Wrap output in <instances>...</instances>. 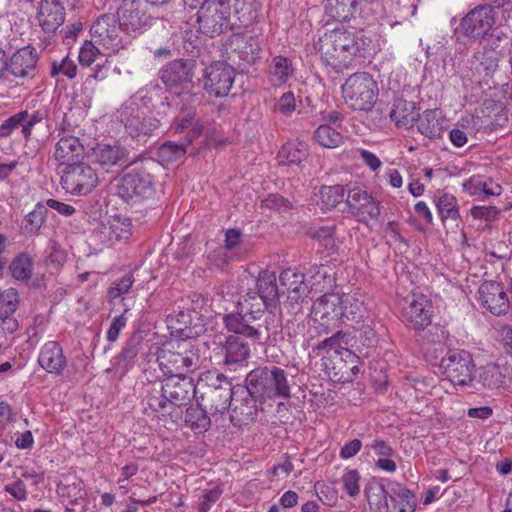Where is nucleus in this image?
Wrapping results in <instances>:
<instances>
[{
	"label": "nucleus",
	"mask_w": 512,
	"mask_h": 512,
	"mask_svg": "<svg viewBox=\"0 0 512 512\" xmlns=\"http://www.w3.org/2000/svg\"><path fill=\"white\" fill-rule=\"evenodd\" d=\"M391 512H415L417 501L415 494L408 488L397 485L390 495Z\"/></svg>",
	"instance_id": "nucleus-45"
},
{
	"label": "nucleus",
	"mask_w": 512,
	"mask_h": 512,
	"mask_svg": "<svg viewBox=\"0 0 512 512\" xmlns=\"http://www.w3.org/2000/svg\"><path fill=\"white\" fill-rule=\"evenodd\" d=\"M295 68L290 58L277 55L272 58L268 70L269 82L273 87H283L293 77Z\"/></svg>",
	"instance_id": "nucleus-35"
},
{
	"label": "nucleus",
	"mask_w": 512,
	"mask_h": 512,
	"mask_svg": "<svg viewBox=\"0 0 512 512\" xmlns=\"http://www.w3.org/2000/svg\"><path fill=\"white\" fill-rule=\"evenodd\" d=\"M199 30L210 37L233 30L229 6L224 0H208L198 11Z\"/></svg>",
	"instance_id": "nucleus-10"
},
{
	"label": "nucleus",
	"mask_w": 512,
	"mask_h": 512,
	"mask_svg": "<svg viewBox=\"0 0 512 512\" xmlns=\"http://www.w3.org/2000/svg\"><path fill=\"white\" fill-rule=\"evenodd\" d=\"M369 507L374 512H388V493L384 485L376 480H370L364 489Z\"/></svg>",
	"instance_id": "nucleus-37"
},
{
	"label": "nucleus",
	"mask_w": 512,
	"mask_h": 512,
	"mask_svg": "<svg viewBox=\"0 0 512 512\" xmlns=\"http://www.w3.org/2000/svg\"><path fill=\"white\" fill-rule=\"evenodd\" d=\"M402 388L416 399H423L426 395H438L440 391L433 376H406L402 380Z\"/></svg>",
	"instance_id": "nucleus-33"
},
{
	"label": "nucleus",
	"mask_w": 512,
	"mask_h": 512,
	"mask_svg": "<svg viewBox=\"0 0 512 512\" xmlns=\"http://www.w3.org/2000/svg\"><path fill=\"white\" fill-rule=\"evenodd\" d=\"M120 27L113 15L99 17L91 27L93 41L102 49L104 56H111L126 49L128 42L120 35Z\"/></svg>",
	"instance_id": "nucleus-13"
},
{
	"label": "nucleus",
	"mask_w": 512,
	"mask_h": 512,
	"mask_svg": "<svg viewBox=\"0 0 512 512\" xmlns=\"http://www.w3.org/2000/svg\"><path fill=\"white\" fill-rule=\"evenodd\" d=\"M66 10L61 0H40L36 20L45 33H54L65 21Z\"/></svg>",
	"instance_id": "nucleus-25"
},
{
	"label": "nucleus",
	"mask_w": 512,
	"mask_h": 512,
	"mask_svg": "<svg viewBox=\"0 0 512 512\" xmlns=\"http://www.w3.org/2000/svg\"><path fill=\"white\" fill-rule=\"evenodd\" d=\"M257 289L256 294L263 299L271 304L276 302L279 292L275 272L268 269L260 271L257 278Z\"/></svg>",
	"instance_id": "nucleus-46"
},
{
	"label": "nucleus",
	"mask_w": 512,
	"mask_h": 512,
	"mask_svg": "<svg viewBox=\"0 0 512 512\" xmlns=\"http://www.w3.org/2000/svg\"><path fill=\"white\" fill-rule=\"evenodd\" d=\"M38 365L53 376H62L68 366V359L58 341H46L39 349Z\"/></svg>",
	"instance_id": "nucleus-23"
},
{
	"label": "nucleus",
	"mask_w": 512,
	"mask_h": 512,
	"mask_svg": "<svg viewBox=\"0 0 512 512\" xmlns=\"http://www.w3.org/2000/svg\"><path fill=\"white\" fill-rule=\"evenodd\" d=\"M229 6L232 28L248 27L257 18L259 4L256 0H224Z\"/></svg>",
	"instance_id": "nucleus-29"
},
{
	"label": "nucleus",
	"mask_w": 512,
	"mask_h": 512,
	"mask_svg": "<svg viewBox=\"0 0 512 512\" xmlns=\"http://www.w3.org/2000/svg\"><path fill=\"white\" fill-rule=\"evenodd\" d=\"M311 237L328 254L332 253L336 246L335 226H322L311 231Z\"/></svg>",
	"instance_id": "nucleus-53"
},
{
	"label": "nucleus",
	"mask_w": 512,
	"mask_h": 512,
	"mask_svg": "<svg viewBox=\"0 0 512 512\" xmlns=\"http://www.w3.org/2000/svg\"><path fill=\"white\" fill-rule=\"evenodd\" d=\"M145 411H151V413L161 419L165 420L168 417L176 422L175 414L173 409L164 395V386L158 382H150L145 386V394L142 400Z\"/></svg>",
	"instance_id": "nucleus-24"
},
{
	"label": "nucleus",
	"mask_w": 512,
	"mask_h": 512,
	"mask_svg": "<svg viewBox=\"0 0 512 512\" xmlns=\"http://www.w3.org/2000/svg\"><path fill=\"white\" fill-rule=\"evenodd\" d=\"M249 393L260 400H286L291 396V386L284 369L272 366L252 370L246 378Z\"/></svg>",
	"instance_id": "nucleus-6"
},
{
	"label": "nucleus",
	"mask_w": 512,
	"mask_h": 512,
	"mask_svg": "<svg viewBox=\"0 0 512 512\" xmlns=\"http://www.w3.org/2000/svg\"><path fill=\"white\" fill-rule=\"evenodd\" d=\"M149 17L136 1L125 0L118 10V26L127 35L136 37L148 27Z\"/></svg>",
	"instance_id": "nucleus-20"
},
{
	"label": "nucleus",
	"mask_w": 512,
	"mask_h": 512,
	"mask_svg": "<svg viewBox=\"0 0 512 512\" xmlns=\"http://www.w3.org/2000/svg\"><path fill=\"white\" fill-rule=\"evenodd\" d=\"M186 148L184 144H175L173 142H166L161 145L159 149V156L164 162H176L184 157Z\"/></svg>",
	"instance_id": "nucleus-61"
},
{
	"label": "nucleus",
	"mask_w": 512,
	"mask_h": 512,
	"mask_svg": "<svg viewBox=\"0 0 512 512\" xmlns=\"http://www.w3.org/2000/svg\"><path fill=\"white\" fill-rule=\"evenodd\" d=\"M479 62L475 67V73L483 80L487 81L496 72L500 60V52L497 47L486 45L483 50L474 56Z\"/></svg>",
	"instance_id": "nucleus-36"
},
{
	"label": "nucleus",
	"mask_w": 512,
	"mask_h": 512,
	"mask_svg": "<svg viewBox=\"0 0 512 512\" xmlns=\"http://www.w3.org/2000/svg\"><path fill=\"white\" fill-rule=\"evenodd\" d=\"M193 76L192 68L183 60L169 62L160 73L161 80L168 87L191 83Z\"/></svg>",
	"instance_id": "nucleus-32"
},
{
	"label": "nucleus",
	"mask_w": 512,
	"mask_h": 512,
	"mask_svg": "<svg viewBox=\"0 0 512 512\" xmlns=\"http://www.w3.org/2000/svg\"><path fill=\"white\" fill-rule=\"evenodd\" d=\"M269 305L271 303L256 292H247L238 302L239 313L224 317L225 326L232 333L243 334L253 344L259 343L262 336L261 326L251 325L250 322L260 319Z\"/></svg>",
	"instance_id": "nucleus-5"
},
{
	"label": "nucleus",
	"mask_w": 512,
	"mask_h": 512,
	"mask_svg": "<svg viewBox=\"0 0 512 512\" xmlns=\"http://www.w3.org/2000/svg\"><path fill=\"white\" fill-rule=\"evenodd\" d=\"M368 314L362 293H324L316 299L307 320L305 338L312 340L338 329L348 321L359 323Z\"/></svg>",
	"instance_id": "nucleus-1"
},
{
	"label": "nucleus",
	"mask_w": 512,
	"mask_h": 512,
	"mask_svg": "<svg viewBox=\"0 0 512 512\" xmlns=\"http://www.w3.org/2000/svg\"><path fill=\"white\" fill-rule=\"evenodd\" d=\"M162 384L164 395L173 409L175 418H178V409L186 405L198 393V383L195 385L193 380L187 376H167Z\"/></svg>",
	"instance_id": "nucleus-19"
},
{
	"label": "nucleus",
	"mask_w": 512,
	"mask_h": 512,
	"mask_svg": "<svg viewBox=\"0 0 512 512\" xmlns=\"http://www.w3.org/2000/svg\"><path fill=\"white\" fill-rule=\"evenodd\" d=\"M103 55L101 47H99L93 39L85 41L79 51L78 60L83 67L91 66L98 58Z\"/></svg>",
	"instance_id": "nucleus-60"
},
{
	"label": "nucleus",
	"mask_w": 512,
	"mask_h": 512,
	"mask_svg": "<svg viewBox=\"0 0 512 512\" xmlns=\"http://www.w3.org/2000/svg\"><path fill=\"white\" fill-rule=\"evenodd\" d=\"M434 203L443 224L448 220L458 222L460 219V208L458 200L453 194L447 192L439 193L435 196Z\"/></svg>",
	"instance_id": "nucleus-38"
},
{
	"label": "nucleus",
	"mask_w": 512,
	"mask_h": 512,
	"mask_svg": "<svg viewBox=\"0 0 512 512\" xmlns=\"http://www.w3.org/2000/svg\"><path fill=\"white\" fill-rule=\"evenodd\" d=\"M314 141L321 147L335 149L344 143V136L330 124L319 125L313 133Z\"/></svg>",
	"instance_id": "nucleus-47"
},
{
	"label": "nucleus",
	"mask_w": 512,
	"mask_h": 512,
	"mask_svg": "<svg viewBox=\"0 0 512 512\" xmlns=\"http://www.w3.org/2000/svg\"><path fill=\"white\" fill-rule=\"evenodd\" d=\"M433 305L422 293H412L400 304V319L409 328L423 331L432 323Z\"/></svg>",
	"instance_id": "nucleus-12"
},
{
	"label": "nucleus",
	"mask_w": 512,
	"mask_h": 512,
	"mask_svg": "<svg viewBox=\"0 0 512 512\" xmlns=\"http://www.w3.org/2000/svg\"><path fill=\"white\" fill-rule=\"evenodd\" d=\"M279 282L291 305H298L303 302L307 292L308 284L305 282V275L295 268L283 270L279 276Z\"/></svg>",
	"instance_id": "nucleus-27"
},
{
	"label": "nucleus",
	"mask_w": 512,
	"mask_h": 512,
	"mask_svg": "<svg viewBox=\"0 0 512 512\" xmlns=\"http://www.w3.org/2000/svg\"><path fill=\"white\" fill-rule=\"evenodd\" d=\"M208 414H210L209 411L203 407L198 400L196 406H190L186 409L185 424L195 431V433L204 432L211 424Z\"/></svg>",
	"instance_id": "nucleus-48"
},
{
	"label": "nucleus",
	"mask_w": 512,
	"mask_h": 512,
	"mask_svg": "<svg viewBox=\"0 0 512 512\" xmlns=\"http://www.w3.org/2000/svg\"><path fill=\"white\" fill-rule=\"evenodd\" d=\"M478 300L482 307L495 316L506 315L510 310L507 293L501 283L485 281L478 289Z\"/></svg>",
	"instance_id": "nucleus-21"
},
{
	"label": "nucleus",
	"mask_w": 512,
	"mask_h": 512,
	"mask_svg": "<svg viewBox=\"0 0 512 512\" xmlns=\"http://www.w3.org/2000/svg\"><path fill=\"white\" fill-rule=\"evenodd\" d=\"M365 45L363 35L337 27L319 38L318 52L325 65L342 72L362 62L366 57Z\"/></svg>",
	"instance_id": "nucleus-2"
},
{
	"label": "nucleus",
	"mask_w": 512,
	"mask_h": 512,
	"mask_svg": "<svg viewBox=\"0 0 512 512\" xmlns=\"http://www.w3.org/2000/svg\"><path fill=\"white\" fill-rule=\"evenodd\" d=\"M223 490L216 486L212 489L204 490L198 503V512H208L212 505L221 497Z\"/></svg>",
	"instance_id": "nucleus-64"
},
{
	"label": "nucleus",
	"mask_w": 512,
	"mask_h": 512,
	"mask_svg": "<svg viewBox=\"0 0 512 512\" xmlns=\"http://www.w3.org/2000/svg\"><path fill=\"white\" fill-rule=\"evenodd\" d=\"M100 233L111 242L128 240L132 235V222L126 216L111 215L101 223Z\"/></svg>",
	"instance_id": "nucleus-31"
},
{
	"label": "nucleus",
	"mask_w": 512,
	"mask_h": 512,
	"mask_svg": "<svg viewBox=\"0 0 512 512\" xmlns=\"http://www.w3.org/2000/svg\"><path fill=\"white\" fill-rule=\"evenodd\" d=\"M310 292L322 293L330 290L335 284V277L329 266L314 265L309 271Z\"/></svg>",
	"instance_id": "nucleus-39"
},
{
	"label": "nucleus",
	"mask_w": 512,
	"mask_h": 512,
	"mask_svg": "<svg viewBox=\"0 0 512 512\" xmlns=\"http://www.w3.org/2000/svg\"><path fill=\"white\" fill-rule=\"evenodd\" d=\"M199 353L194 341L187 338H171L157 350V363L165 376H187L199 367Z\"/></svg>",
	"instance_id": "nucleus-4"
},
{
	"label": "nucleus",
	"mask_w": 512,
	"mask_h": 512,
	"mask_svg": "<svg viewBox=\"0 0 512 512\" xmlns=\"http://www.w3.org/2000/svg\"><path fill=\"white\" fill-rule=\"evenodd\" d=\"M462 190L471 197L486 199L491 196H500L502 186L493 178H483L473 175L462 183Z\"/></svg>",
	"instance_id": "nucleus-30"
},
{
	"label": "nucleus",
	"mask_w": 512,
	"mask_h": 512,
	"mask_svg": "<svg viewBox=\"0 0 512 512\" xmlns=\"http://www.w3.org/2000/svg\"><path fill=\"white\" fill-rule=\"evenodd\" d=\"M235 69L226 62L211 63L204 73V89L209 95L225 97L235 81Z\"/></svg>",
	"instance_id": "nucleus-16"
},
{
	"label": "nucleus",
	"mask_w": 512,
	"mask_h": 512,
	"mask_svg": "<svg viewBox=\"0 0 512 512\" xmlns=\"http://www.w3.org/2000/svg\"><path fill=\"white\" fill-rule=\"evenodd\" d=\"M313 488L316 496L324 505L332 507L338 502V491L332 485L324 481H317Z\"/></svg>",
	"instance_id": "nucleus-59"
},
{
	"label": "nucleus",
	"mask_w": 512,
	"mask_h": 512,
	"mask_svg": "<svg viewBox=\"0 0 512 512\" xmlns=\"http://www.w3.org/2000/svg\"><path fill=\"white\" fill-rule=\"evenodd\" d=\"M241 393L244 394V396L239 398L238 391H235L230 404V420L234 426L238 427L248 425L257 416L256 397L251 395L247 388L245 390L242 389Z\"/></svg>",
	"instance_id": "nucleus-26"
},
{
	"label": "nucleus",
	"mask_w": 512,
	"mask_h": 512,
	"mask_svg": "<svg viewBox=\"0 0 512 512\" xmlns=\"http://www.w3.org/2000/svg\"><path fill=\"white\" fill-rule=\"evenodd\" d=\"M496 23V12L488 4H480L467 12L455 29V33L470 42L488 36Z\"/></svg>",
	"instance_id": "nucleus-9"
},
{
	"label": "nucleus",
	"mask_w": 512,
	"mask_h": 512,
	"mask_svg": "<svg viewBox=\"0 0 512 512\" xmlns=\"http://www.w3.org/2000/svg\"><path fill=\"white\" fill-rule=\"evenodd\" d=\"M198 400L210 414H222L230 408L235 392L231 383L223 376L208 371L198 381Z\"/></svg>",
	"instance_id": "nucleus-8"
},
{
	"label": "nucleus",
	"mask_w": 512,
	"mask_h": 512,
	"mask_svg": "<svg viewBox=\"0 0 512 512\" xmlns=\"http://www.w3.org/2000/svg\"><path fill=\"white\" fill-rule=\"evenodd\" d=\"M361 0H326L325 12L336 21L350 20L358 10Z\"/></svg>",
	"instance_id": "nucleus-42"
},
{
	"label": "nucleus",
	"mask_w": 512,
	"mask_h": 512,
	"mask_svg": "<svg viewBox=\"0 0 512 512\" xmlns=\"http://www.w3.org/2000/svg\"><path fill=\"white\" fill-rule=\"evenodd\" d=\"M241 337L243 334H236L227 337L225 343L221 345V354L224 355L226 364H238L245 362L250 355L248 343H245Z\"/></svg>",
	"instance_id": "nucleus-34"
},
{
	"label": "nucleus",
	"mask_w": 512,
	"mask_h": 512,
	"mask_svg": "<svg viewBox=\"0 0 512 512\" xmlns=\"http://www.w3.org/2000/svg\"><path fill=\"white\" fill-rule=\"evenodd\" d=\"M195 109L189 108L182 112L174 122V129L177 133L188 131L186 144L191 143L202 133L203 126L195 121Z\"/></svg>",
	"instance_id": "nucleus-43"
},
{
	"label": "nucleus",
	"mask_w": 512,
	"mask_h": 512,
	"mask_svg": "<svg viewBox=\"0 0 512 512\" xmlns=\"http://www.w3.org/2000/svg\"><path fill=\"white\" fill-rule=\"evenodd\" d=\"M418 118V130L422 135L430 139L440 135L441 123L439 121V112L436 109L425 110Z\"/></svg>",
	"instance_id": "nucleus-49"
},
{
	"label": "nucleus",
	"mask_w": 512,
	"mask_h": 512,
	"mask_svg": "<svg viewBox=\"0 0 512 512\" xmlns=\"http://www.w3.org/2000/svg\"><path fill=\"white\" fill-rule=\"evenodd\" d=\"M99 184L96 170L83 161L65 168L61 177L62 188L73 196H86Z\"/></svg>",
	"instance_id": "nucleus-14"
},
{
	"label": "nucleus",
	"mask_w": 512,
	"mask_h": 512,
	"mask_svg": "<svg viewBox=\"0 0 512 512\" xmlns=\"http://www.w3.org/2000/svg\"><path fill=\"white\" fill-rule=\"evenodd\" d=\"M441 366L447 378L455 385H468L473 376L475 364L472 355L462 349H449L441 359Z\"/></svg>",
	"instance_id": "nucleus-15"
},
{
	"label": "nucleus",
	"mask_w": 512,
	"mask_h": 512,
	"mask_svg": "<svg viewBox=\"0 0 512 512\" xmlns=\"http://www.w3.org/2000/svg\"><path fill=\"white\" fill-rule=\"evenodd\" d=\"M10 271L16 280H28L33 271L32 258L26 253L19 254L12 260Z\"/></svg>",
	"instance_id": "nucleus-52"
},
{
	"label": "nucleus",
	"mask_w": 512,
	"mask_h": 512,
	"mask_svg": "<svg viewBox=\"0 0 512 512\" xmlns=\"http://www.w3.org/2000/svg\"><path fill=\"white\" fill-rule=\"evenodd\" d=\"M135 279L132 273L125 274L120 280L114 282L107 291V298L112 301L127 293Z\"/></svg>",
	"instance_id": "nucleus-62"
},
{
	"label": "nucleus",
	"mask_w": 512,
	"mask_h": 512,
	"mask_svg": "<svg viewBox=\"0 0 512 512\" xmlns=\"http://www.w3.org/2000/svg\"><path fill=\"white\" fill-rule=\"evenodd\" d=\"M52 157L57 166L68 168L84 160L85 148L78 137L63 134L55 143Z\"/></svg>",
	"instance_id": "nucleus-22"
},
{
	"label": "nucleus",
	"mask_w": 512,
	"mask_h": 512,
	"mask_svg": "<svg viewBox=\"0 0 512 512\" xmlns=\"http://www.w3.org/2000/svg\"><path fill=\"white\" fill-rule=\"evenodd\" d=\"M57 491L62 498H67L71 505H76L80 500H85L87 495L81 481L59 485Z\"/></svg>",
	"instance_id": "nucleus-54"
},
{
	"label": "nucleus",
	"mask_w": 512,
	"mask_h": 512,
	"mask_svg": "<svg viewBox=\"0 0 512 512\" xmlns=\"http://www.w3.org/2000/svg\"><path fill=\"white\" fill-rule=\"evenodd\" d=\"M47 214V209L43 205H36V207L29 212L24 220V229L28 233H36L43 225Z\"/></svg>",
	"instance_id": "nucleus-57"
},
{
	"label": "nucleus",
	"mask_w": 512,
	"mask_h": 512,
	"mask_svg": "<svg viewBox=\"0 0 512 512\" xmlns=\"http://www.w3.org/2000/svg\"><path fill=\"white\" fill-rule=\"evenodd\" d=\"M125 149L120 145L98 143L92 150L93 161L102 167H112L124 157Z\"/></svg>",
	"instance_id": "nucleus-41"
},
{
	"label": "nucleus",
	"mask_w": 512,
	"mask_h": 512,
	"mask_svg": "<svg viewBox=\"0 0 512 512\" xmlns=\"http://www.w3.org/2000/svg\"><path fill=\"white\" fill-rule=\"evenodd\" d=\"M19 305V295L16 289L9 288L0 293V316H12Z\"/></svg>",
	"instance_id": "nucleus-58"
},
{
	"label": "nucleus",
	"mask_w": 512,
	"mask_h": 512,
	"mask_svg": "<svg viewBox=\"0 0 512 512\" xmlns=\"http://www.w3.org/2000/svg\"><path fill=\"white\" fill-rule=\"evenodd\" d=\"M345 190L342 185L322 186L319 191V202L323 210H331L342 202Z\"/></svg>",
	"instance_id": "nucleus-51"
},
{
	"label": "nucleus",
	"mask_w": 512,
	"mask_h": 512,
	"mask_svg": "<svg viewBox=\"0 0 512 512\" xmlns=\"http://www.w3.org/2000/svg\"><path fill=\"white\" fill-rule=\"evenodd\" d=\"M342 331L335 332L313 346L312 351L321 359L322 370L334 383L352 382L360 370L361 359L346 347Z\"/></svg>",
	"instance_id": "nucleus-3"
},
{
	"label": "nucleus",
	"mask_w": 512,
	"mask_h": 512,
	"mask_svg": "<svg viewBox=\"0 0 512 512\" xmlns=\"http://www.w3.org/2000/svg\"><path fill=\"white\" fill-rule=\"evenodd\" d=\"M27 117V111H21L10 116L0 125V137L10 136L16 128L22 126V123L26 120Z\"/></svg>",
	"instance_id": "nucleus-63"
},
{
	"label": "nucleus",
	"mask_w": 512,
	"mask_h": 512,
	"mask_svg": "<svg viewBox=\"0 0 512 512\" xmlns=\"http://www.w3.org/2000/svg\"><path fill=\"white\" fill-rule=\"evenodd\" d=\"M479 377L483 386L490 389L499 387L503 383L504 378L499 366L494 363H489L482 367Z\"/></svg>",
	"instance_id": "nucleus-55"
},
{
	"label": "nucleus",
	"mask_w": 512,
	"mask_h": 512,
	"mask_svg": "<svg viewBox=\"0 0 512 512\" xmlns=\"http://www.w3.org/2000/svg\"><path fill=\"white\" fill-rule=\"evenodd\" d=\"M361 480L362 476L358 469L345 467L340 478L342 490L348 497L356 499L361 492Z\"/></svg>",
	"instance_id": "nucleus-50"
},
{
	"label": "nucleus",
	"mask_w": 512,
	"mask_h": 512,
	"mask_svg": "<svg viewBox=\"0 0 512 512\" xmlns=\"http://www.w3.org/2000/svg\"><path fill=\"white\" fill-rule=\"evenodd\" d=\"M37 62L36 49L32 46H25L18 49L8 59V71L15 77H28L35 71Z\"/></svg>",
	"instance_id": "nucleus-28"
},
{
	"label": "nucleus",
	"mask_w": 512,
	"mask_h": 512,
	"mask_svg": "<svg viewBox=\"0 0 512 512\" xmlns=\"http://www.w3.org/2000/svg\"><path fill=\"white\" fill-rule=\"evenodd\" d=\"M418 116L415 103L403 99L396 100L390 112V118L397 126L411 125Z\"/></svg>",
	"instance_id": "nucleus-44"
},
{
	"label": "nucleus",
	"mask_w": 512,
	"mask_h": 512,
	"mask_svg": "<svg viewBox=\"0 0 512 512\" xmlns=\"http://www.w3.org/2000/svg\"><path fill=\"white\" fill-rule=\"evenodd\" d=\"M278 160L284 165H299L308 157V145L299 140L285 143L278 152Z\"/></svg>",
	"instance_id": "nucleus-40"
},
{
	"label": "nucleus",
	"mask_w": 512,
	"mask_h": 512,
	"mask_svg": "<svg viewBox=\"0 0 512 512\" xmlns=\"http://www.w3.org/2000/svg\"><path fill=\"white\" fill-rule=\"evenodd\" d=\"M154 177L146 170H131L117 184V194L126 202L140 203L155 195Z\"/></svg>",
	"instance_id": "nucleus-11"
},
{
	"label": "nucleus",
	"mask_w": 512,
	"mask_h": 512,
	"mask_svg": "<svg viewBox=\"0 0 512 512\" xmlns=\"http://www.w3.org/2000/svg\"><path fill=\"white\" fill-rule=\"evenodd\" d=\"M341 94L349 109L368 112L377 102L379 87L370 73L356 72L344 81Z\"/></svg>",
	"instance_id": "nucleus-7"
},
{
	"label": "nucleus",
	"mask_w": 512,
	"mask_h": 512,
	"mask_svg": "<svg viewBox=\"0 0 512 512\" xmlns=\"http://www.w3.org/2000/svg\"><path fill=\"white\" fill-rule=\"evenodd\" d=\"M50 74L52 77L64 76L68 79H74L77 75V65L74 60L66 56L59 61L54 60L52 62Z\"/></svg>",
	"instance_id": "nucleus-56"
},
{
	"label": "nucleus",
	"mask_w": 512,
	"mask_h": 512,
	"mask_svg": "<svg viewBox=\"0 0 512 512\" xmlns=\"http://www.w3.org/2000/svg\"><path fill=\"white\" fill-rule=\"evenodd\" d=\"M226 48L234 53L239 60L252 64L260 58L262 51L260 33L254 29L232 33L227 40Z\"/></svg>",
	"instance_id": "nucleus-18"
},
{
	"label": "nucleus",
	"mask_w": 512,
	"mask_h": 512,
	"mask_svg": "<svg viewBox=\"0 0 512 512\" xmlns=\"http://www.w3.org/2000/svg\"><path fill=\"white\" fill-rule=\"evenodd\" d=\"M346 205L351 216L360 223L367 224L377 220L380 215L379 202L361 187H353L348 191Z\"/></svg>",
	"instance_id": "nucleus-17"
}]
</instances>
